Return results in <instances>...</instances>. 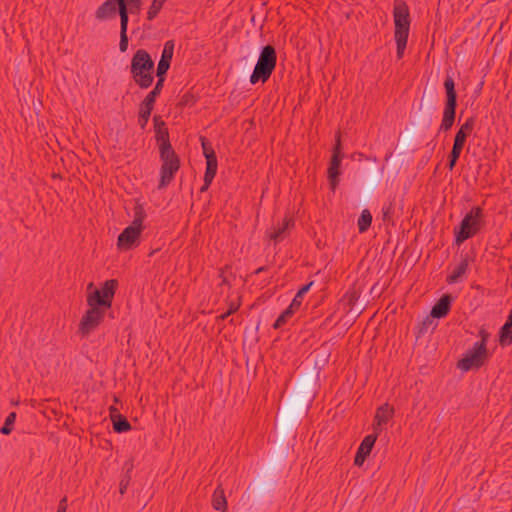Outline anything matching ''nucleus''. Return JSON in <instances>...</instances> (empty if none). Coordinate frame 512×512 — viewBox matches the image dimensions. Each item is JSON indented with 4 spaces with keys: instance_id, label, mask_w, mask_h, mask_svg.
<instances>
[{
    "instance_id": "obj_5",
    "label": "nucleus",
    "mask_w": 512,
    "mask_h": 512,
    "mask_svg": "<svg viewBox=\"0 0 512 512\" xmlns=\"http://www.w3.org/2000/svg\"><path fill=\"white\" fill-rule=\"evenodd\" d=\"M276 62L277 54L275 48L272 45L264 46L250 76V83L256 84L259 81L265 83L274 71Z\"/></svg>"
},
{
    "instance_id": "obj_44",
    "label": "nucleus",
    "mask_w": 512,
    "mask_h": 512,
    "mask_svg": "<svg viewBox=\"0 0 512 512\" xmlns=\"http://www.w3.org/2000/svg\"><path fill=\"white\" fill-rule=\"evenodd\" d=\"M458 160L454 159L452 160V158H448V163H447V167L450 171H452L456 165Z\"/></svg>"
},
{
    "instance_id": "obj_36",
    "label": "nucleus",
    "mask_w": 512,
    "mask_h": 512,
    "mask_svg": "<svg viewBox=\"0 0 512 512\" xmlns=\"http://www.w3.org/2000/svg\"><path fill=\"white\" fill-rule=\"evenodd\" d=\"M217 173L216 169L206 168L205 174H204V184L200 188V192H205L208 190L209 186L211 185L215 175Z\"/></svg>"
},
{
    "instance_id": "obj_45",
    "label": "nucleus",
    "mask_w": 512,
    "mask_h": 512,
    "mask_svg": "<svg viewBox=\"0 0 512 512\" xmlns=\"http://www.w3.org/2000/svg\"><path fill=\"white\" fill-rule=\"evenodd\" d=\"M219 277L222 279V281H221V286H223V285H228V286H230V284H229V282H228L227 278L224 276V271H223V270H221V271H220Z\"/></svg>"
},
{
    "instance_id": "obj_33",
    "label": "nucleus",
    "mask_w": 512,
    "mask_h": 512,
    "mask_svg": "<svg viewBox=\"0 0 512 512\" xmlns=\"http://www.w3.org/2000/svg\"><path fill=\"white\" fill-rule=\"evenodd\" d=\"M166 0H153L147 12V19L153 20L163 7Z\"/></svg>"
},
{
    "instance_id": "obj_15",
    "label": "nucleus",
    "mask_w": 512,
    "mask_h": 512,
    "mask_svg": "<svg viewBox=\"0 0 512 512\" xmlns=\"http://www.w3.org/2000/svg\"><path fill=\"white\" fill-rule=\"evenodd\" d=\"M394 407L390 406L388 403L381 405L374 416V433H377V436L382 430V426L387 424L394 416Z\"/></svg>"
},
{
    "instance_id": "obj_47",
    "label": "nucleus",
    "mask_w": 512,
    "mask_h": 512,
    "mask_svg": "<svg viewBox=\"0 0 512 512\" xmlns=\"http://www.w3.org/2000/svg\"><path fill=\"white\" fill-rule=\"evenodd\" d=\"M507 322L512 323V309L510 310V313L508 315Z\"/></svg>"
},
{
    "instance_id": "obj_35",
    "label": "nucleus",
    "mask_w": 512,
    "mask_h": 512,
    "mask_svg": "<svg viewBox=\"0 0 512 512\" xmlns=\"http://www.w3.org/2000/svg\"><path fill=\"white\" fill-rule=\"evenodd\" d=\"M122 2L129 14H138L141 10V0H122Z\"/></svg>"
},
{
    "instance_id": "obj_26",
    "label": "nucleus",
    "mask_w": 512,
    "mask_h": 512,
    "mask_svg": "<svg viewBox=\"0 0 512 512\" xmlns=\"http://www.w3.org/2000/svg\"><path fill=\"white\" fill-rule=\"evenodd\" d=\"M372 223V214L368 209H364L358 218V230L360 233L366 232Z\"/></svg>"
},
{
    "instance_id": "obj_40",
    "label": "nucleus",
    "mask_w": 512,
    "mask_h": 512,
    "mask_svg": "<svg viewBox=\"0 0 512 512\" xmlns=\"http://www.w3.org/2000/svg\"><path fill=\"white\" fill-rule=\"evenodd\" d=\"M463 148H464L463 145L453 143V147H452V150H451L448 158H452V160H454V159L458 160Z\"/></svg>"
},
{
    "instance_id": "obj_28",
    "label": "nucleus",
    "mask_w": 512,
    "mask_h": 512,
    "mask_svg": "<svg viewBox=\"0 0 512 512\" xmlns=\"http://www.w3.org/2000/svg\"><path fill=\"white\" fill-rule=\"evenodd\" d=\"M296 311L297 310L294 307L289 305L288 308L285 309L280 314V316L276 319V321L273 324V328L274 329H279L282 326H284L286 324V322L288 321V319H290Z\"/></svg>"
},
{
    "instance_id": "obj_11",
    "label": "nucleus",
    "mask_w": 512,
    "mask_h": 512,
    "mask_svg": "<svg viewBox=\"0 0 512 512\" xmlns=\"http://www.w3.org/2000/svg\"><path fill=\"white\" fill-rule=\"evenodd\" d=\"M343 158V153L341 152V139L340 134L337 133L336 141L333 148V154L331 157V161L328 168V179L331 186V189L334 191L339 183V175H340V164Z\"/></svg>"
},
{
    "instance_id": "obj_7",
    "label": "nucleus",
    "mask_w": 512,
    "mask_h": 512,
    "mask_svg": "<svg viewBox=\"0 0 512 512\" xmlns=\"http://www.w3.org/2000/svg\"><path fill=\"white\" fill-rule=\"evenodd\" d=\"M483 210L479 206L473 207L462 219L459 229H455V242L460 245L467 239L475 236L482 228Z\"/></svg>"
},
{
    "instance_id": "obj_32",
    "label": "nucleus",
    "mask_w": 512,
    "mask_h": 512,
    "mask_svg": "<svg viewBox=\"0 0 512 512\" xmlns=\"http://www.w3.org/2000/svg\"><path fill=\"white\" fill-rule=\"evenodd\" d=\"M213 505L217 510H222L225 508L226 498L224 495V490L220 487H218L214 493Z\"/></svg>"
},
{
    "instance_id": "obj_20",
    "label": "nucleus",
    "mask_w": 512,
    "mask_h": 512,
    "mask_svg": "<svg viewBox=\"0 0 512 512\" xmlns=\"http://www.w3.org/2000/svg\"><path fill=\"white\" fill-rule=\"evenodd\" d=\"M475 127V118L469 117L456 132L454 143L465 145L467 138L472 134Z\"/></svg>"
},
{
    "instance_id": "obj_1",
    "label": "nucleus",
    "mask_w": 512,
    "mask_h": 512,
    "mask_svg": "<svg viewBox=\"0 0 512 512\" xmlns=\"http://www.w3.org/2000/svg\"><path fill=\"white\" fill-rule=\"evenodd\" d=\"M316 385L317 383L312 373L300 378L296 393L290 398L282 411L280 424L283 430L294 426L299 418L307 413L316 396Z\"/></svg>"
},
{
    "instance_id": "obj_12",
    "label": "nucleus",
    "mask_w": 512,
    "mask_h": 512,
    "mask_svg": "<svg viewBox=\"0 0 512 512\" xmlns=\"http://www.w3.org/2000/svg\"><path fill=\"white\" fill-rule=\"evenodd\" d=\"M143 230L129 225L118 236L117 247L119 250L128 251L140 244V236Z\"/></svg>"
},
{
    "instance_id": "obj_6",
    "label": "nucleus",
    "mask_w": 512,
    "mask_h": 512,
    "mask_svg": "<svg viewBox=\"0 0 512 512\" xmlns=\"http://www.w3.org/2000/svg\"><path fill=\"white\" fill-rule=\"evenodd\" d=\"M444 88L446 92V102L443 111V118L439 127V132L449 131L456 117L457 93L455 90V82L451 75L447 74L444 80Z\"/></svg>"
},
{
    "instance_id": "obj_10",
    "label": "nucleus",
    "mask_w": 512,
    "mask_h": 512,
    "mask_svg": "<svg viewBox=\"0 0 512 512\" xmlns=\"http://www.w3.org/2000/svg\"><path fill=\"white\" fill-rule=\"evenodd\" d=\"M88 306L89 309L85 312L79 324V332L82 336H88L102 323L107 310V308L99 305Z\"/></svg>"
},
{
    "instance_id": "obj_21",
    "label": "nucleus",
    "mask_w": 512,
    "mask_h": 512,
    "mask_svg": "<svg viewBox=\"0 0 512 512\" xmlns=\"http://www.w3.org/2000/svg\"><path fill=\"white\" fill-rule=\"evenodd\" d=\"M154 129H155V138L160 145H167L170 143L169 140V132L166 127L165 122L161 119L160 116L155 115L153 117Z\"/></svg>"
},
{
    "instance_id": "obj_34",
    "label": "nucleus",
    "mask_w": 512,
    "mask_h": 512,
    "mask_svg": "<svg viewBox=\"0 0 512 512\" xmlns=\"http://www.w3.org/2000/svg\"><path fill=\"white\" fill-rule=\"evenodd\" d=\"M15 420H16V413L15 412L9 413V415L6 417L4 425L0 428V433H2L4 435H9L13 430V425L15 423Z\"/></svg>"
},
{
    "instance_id": "obj_39",
    "label": "nucleus",
    "mask_w": 512,
    "mask_h": 512,
    "mask_svg": "<svg viewBox=\"0 0 512 512\" xmlns=\"http://www.w3.org/2000/svg\"><path fill=\"white\" fill-rule=\"evenodd\" d=\"M394 213V208L392 203L384 204L382 207V219L384 222H391L392 216Z\"/></svg>"
},
{
    "instance_id": "obj_13",
    "label": "nucleus",
    "mask_w": 512,
    "mask_h": 512,
    "mask_svg": "<svg viewBox=\"0 0 512 512\" xmlns=\"http://www.w3.org/2000/svg\"><path fill=\"white\" fill-rule=\"evenodd\" d=\"M294 226V220L290 216H285L282 223L278 222L273 227L267 229L266 236L275 243L281 242Z\"/></svg>"
},
{
    "instance_id": "obj_43",
    "label": "nucleus",
    "mask_w": 512,
    "mask_h": 512,
    "mask_svg": "<svg viewBox=\"0 0 512 512\" xmlns=\"http://www.w3.org/2000/svg\"><path fill=\"white\" fill-rule=\"evenodd\" d=\"M238 308H239L238 304L231 302L229 305V309L226 311V315H231V314L235 313L238 310Z\"/></svg>"
},
{
    "instance_id": "obj_19",
    "label": "nucleus",
    "mask_w": 512,
    "mask_h": 512,
    "mask_svg": "<svg viewBox=\"0 0 512 512\" xmlns=\"http://www.w3.org/2000/svg\"><path fill=\"white\" fill-rule=\"evenodd\" d=\"M469 260L468 256H462L460 262L455 266L450 275L447 276L446 281L449 284L458 283L462 280L463 276L468 271Z\"/></svg>"
},
{
    "instance_id": "obj_48",
    "label": "nucleus",
    "mask_w": 512,
    "mask_h": 512,
    "mask_svg": "<svg viewBox=\"0 0 512 512\" xmlns=\"http://www.w3.org/2000/svg\"><path fill=\"white\" fill-rule=\"evenodd\" d=\"M229 316H230V315H226V312H225V313L221 314V315L219 316V318H220L221 320H225V319H226L227 317H229Z\"/></svg>"
},
{
    "instance_id": "obj_18",
    "label": "nucleus",
    "mask_w": 512,
    "mask_h": 512,
    "mask_svg": "<svg viewBox=\"0 0 512 512\" xmlns=\"http://www.w3.org/2000/svg\"><path fill=\"white\" fill-rule=\"evenodd\" d=\"M452 300L450 294L443 295L433 306L431 316L438 319L445 317L451 309Z\"/></svg>"
},
{
    "instance_id": "obj_23",
    "label": "nucleus",
    "mask_w": 512,
    "mask_h": 512,
    "mask_svg": "<svg viewBox=\"0 0 512 512\" xmlns=\"http://www.w3.org/2000/svg\"><path fill=\"white\" fill-rule=\"evenodd\" d=\"M154 105L142 101L139 106L138 125L144 130L148 124Z\"/></svg>"
},
{
    "instance_id": "obj_16",
    "label": "nucleus",
    "mask_w": 512,
    "mask_h": 512,
    "mask_svg": "<svg viewBox=\"0 0 512 512\" xmlns=\"http://www.w3.org/2000/svg\"><path fill=\"white\" fill-rule=\"evenodd\" d=\"M377 440V433H373L370 435H367L362 442L360 443V446L358 447L357 453L355 455L354 464L357 466H361L363 462L365 461L366 457L369 456L371 453V450Z\"/></svg>"
},
{
    "instance_id": "obj_25",
    "label": "nucleus",
    "mask_w": 512,
    "mask_h": 512,
    "mask_svg": "<svg viewBox=\"0 0 512 512\" xmlns=\"http://www.w3.org/2000/svg\"><path fill=\"white\" fill-rule=\"evenodd\" d=\"M499 343L502 347L512 344V323H506L500 328Z\"/></svg>"
},
{
    "instance_id": "obj_42",
    "label": "nucleus",
    "mask_w": 512,
    "mask_h": 512,
    "mask_svg": "<svg viewBox=\"0 0 512 512\" xmlns=\"http://www.w3.org/2000/svg\"><path fill=\"white\" fill-rule=\"evenodd\" d=\"M480 340L478 342H483V347L487 348V342L490 337L489 332H487L484 328H481L479 331Z\"/></svg>"
},
{
    "instance_id": "obj_46",
    "label": "nucleus",
    "mask_w": 512,
    "mask_h": 512,
    "mask_svg": "<svg viewBox=\"0 0 512 512\" xmlns=\"http://www.w3.org/2000/svg\"><path fill=\"white\" fill-rule=\"evenodd\" d=\"M265 270V267H259L258 269H256L255 271V274H260L261 272H263Z\"/></svg>"
},
{
    "instance_id": "obj_3",
    "label": "nucleus",
    "mask_w": 512,
    "mask_h": 512,
    "mask_svg": "<svg viewBox=\"0 0 512 512\" xmlns=\"http://www.w3.org/2000/svg\"><path fill=\"white\" fill-rule=\"evenodd\" d=\"M154 61L145 49H138L130 64V73L134 82L141 88H149L154 81Z\"/></svg>"
},
{
    "instance_id": "obj_4",
    "label": "nucleus",
    "mask_w": 512,
    "mask_h": 512,
    "mask_svg": "<svg viewBox=\"0 0 512 512\" xmlns=\"http://www.w3.org/2000/svg\"><path fill=\"white\" fill-rule=\"evenodd\" d=\"M159 153L162 164L158 189H163L174 179L175 173L180 168V159L172 148L171 143H167V145H160Z\"/></svg>"
},
{
    "instance_id": "obj_31",
    "label": "nucleus",
    "mask_w": 512,
    "mask_h": 512,
    "mask_svg": "<svg viewBox=\"0 0 512 512\" xmlns=\"http://www.w3.org/2000/svg\"><path fill=\"white\" fill-rule=\"evenodd\" d=\"M174 47L175 44L173 40L166 41L162 50L160 60H164L171 63L174 54Z\"/></svg>"
},
{
    "instance_id": "obj_38",
    "label": "nucleus",
    "mask_w": 512,
    "mask_h": 512,
    "mask_svg": "<svg viewBox=\"0 0 512 512\" xmlns=\"http://www.w3.org/2000/svg\"><path fill=\"white\" fill-rule=\"evenodd\" d=\"M170 65H171V63H169L167 61L159 60L157 69H156L157 79L165 80L166 73L169 70Z\"/></svg>"
},
{
    "instance_id": "obj_27",
    "label": "nucleus",
    "mask_w": 512,
    "mask_h": 512,
    "mask_svg": "<svg viewBox=\"0 0 512 512\" xmlns=\"http://www.w3.org/2000/svg\"><path fill=\"white\" fill-rule=\"evenodd\" d=\"M164 82L165 80L157 79L154 88L147 94L143 101L155 105L156 99L164 87Z\"/></svg>"
},
{
    "instance_id": "obj_37",
    "label": "nucleus",
    "mask_w": 512,
    "mask_h": 512,
    "mask_svg": "<svg viewBox=\"0 0 512 512\" xmlns=\"http://www.w3.org/2000/svg\"><path fill=\"white\" fill-rule=\"evenodd\" d=\"M118 14L120 16V32H127L129 13H127L124 4L121 6V9L119 10Z\"/></svg>"
},
{
    "instance_id": "obj_14",
    "label": "nucleus",
    "mask_w": 512,
    "mask_h": 512,
    "mask_svg": "<svg viewBox=\"0 0 512 512\" xmlns=\"http://www.w3.org/2000/svg\"><path fill=\"white\" fill-rule=\"evenodd\" d=\"M122 5V0H106L95 11V18L101 22L113 19Z\"/></svg>"
},
{
    "instance_id": "obj_2",
    "label": "nucleus",
    "mask_w": 512,
    "mask_h": 512,
    "mask_svg": "<svg viewBox=\"0 0 512 512\" xmlns=\"http://www.w3.org/2000/svg\"><path fill=\"white\" fill-rule=\"evenodd\" d=\"M394 38L397 45V58L401 59L407 46L410 30L409 7L403 0H396L393 5Z\"/></svg>"
},
{
    "instance_id": "obj_29",
    "label": "nucleus",
    "mask_w": 512,
    "mask_h": 512,
    "mask_svg": "<svg viewBox=\"0 0 512 512\" xmlns=\"http://www.w3.org/2000/svg\"><path fill=\"white\" fill-rule=\"evenodd\" d=\"M296 311L297 310L294 307L289 305L288 308L285 309L280 314V316L276 319V321L273 324V328L274 329H279L282 326H284L286 324V322L288 321V319H290Z\"/></svg>"
},
{
    "instance_id": "obj_17",
    "label": "nucleus",
    "mask_w": 512,
    "mask_h": 512,
    "mask_svg": "<svg viewBox=\"0 0 512 512\" xmlns=\"http://www.w3.org/2000/svg\"><path fill=\"white\" fill-rule=\"evenodd\" d=\"M110 410V418L113 423V429L117 433L127 432L131 429V425L127 418L119 413L118 409L111 406Z\"/></svg>"
},
{
    "instance_id": "obj_41",
    "label": "nucleus",
    "mask_w": 512,
    "mask_h": 512,
    "mask_svg": "<svg viewBox=\"0 0 512 512\" xmlns=\"http://www.w3.org/2000/svg\"><path fill=\"white\" fill-rule=\"evenodd\" d=\"M128 44H129V40H128V36H127V32H120V42H119V50L124 53L127 51L128 49Z\"/></svg>"
},
{
    "instance_id": "obj_8",
    "label": "nucleus",
    "mask_w": 512,
    "mask_h": 512,
    "mask_svg": "<svg viewBox=\"0 0 512 512\" xmlns=\"http://www.w3.org/2000/svg\"><path fill=\"white\" fill-rule=\"evenodd\" d=\"M489 353L487 348L483 347V342H475L457 363V368L462 371L481 368L488 360Z\"/></svg>"
},
{
    "instance_id": "obj_22",
    "label": "nucleus",
    "mask_w": 512,
    "mask_h": 512,
    "mask_svg": "<svg viewBox=\"0 0 512 512\" xmlns=\"http://www.w3.org/2000/svg\"><path fill=\"white\" fill-rule=\"evenodd\" d=\"M200 141L203 150V155L206 159V168L210 167L211 169L217 170V157L214 149L211 146V143L205 137H201Z\"/></svg>"
},
{
    "instance_id": "obj_24",
    "label": "nucleus",
    "mask_w": 512,
    "mask_h": 512,
    "mask_svg": "<svg viewBox=\"0 0 512 512\" xmlns=\"http://www.w3.org/2000/svg\"><path fill=\"white\" fill-rule=\"evenodd\" d=\"M146 218V212L142 204L136 203L133 208V221L131 226L143 230V221Z\"/></svg>"
},
{
    "instance_id": "obj_9",
    "label": "nucleus",
    "mask_w": 512,
    "mask_h": 512,
    "mask_svg": "<svg viewBox=\"0 0 512 512\" xmlns=\"http://www.w3.org/2000/svg\"><path fill=\"white\" fill-rule=\"evenodd\" d=\"M117 287L118 281L116 279L106 280L100 289H96L88 295L87 304L99 305L110 309Z\"/></svg>"
},
{
    "instance_id": "obj_30",
    "label": "nucleus",
    "mask_w": 512,
    "mask_h": 512,
    "mask_svg": "<svg viewBox=\"0 0 512 512\" xmlns=\"http://www.w3.org/2000/svg\"><path fill=\"white\" fill-rule=\"evenodd\" d=\"M313 285V282H310L304 286H302L298 292L296 293V295L294 296L292 302H291V306L294 307L296 310H298L302 304V300H303V297L304 295L310 290L311 286Z\"/></svg>"
},
{
    "instance_id": "obj_49",
    "label": "nucleus",
    "mask_w": 512,
    "mask_h": 512,
    "mask_svg": "<svg viewBox=\"0 0 512 512\" xmlns=\"http://www.w3.org/2000/svg\"><path fill=\"white\" fill-rule=\"evenodd\" d=\"M58 512H63L62 510L58 511Z\"/></svg>"
}]
</instances>
